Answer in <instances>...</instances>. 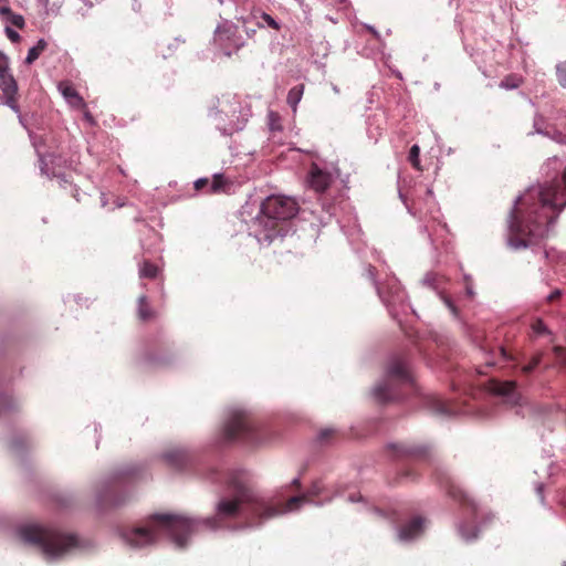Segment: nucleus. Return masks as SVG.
<instances>
[{"label": "nucleus", "instance_id": "nucleus-1", "mask_svg": "<svg viewBox=\"0 0 566 566\" xmlns=\"http://www.w3.org/2000/svg\"><path fill=\"white\" fill-rule=\"evenodd\" d=\"M565 207L566 167L562 181L531 187L517 199L510 224V245L520 249L539 243Z\"/></svg>", "mask_w": 566, "mask_h": 566}, {"label": "nucleus", "instance_id": "nucleus-2", "mask_svg": "<svg viewBox=\"0 0 566 566\" xmlns=\"http://www.w3.org/2000/svg\"><path fill=\"white\" fill-rule=\"evenodd\" d=\"M243 497H228L218 504L216 516L190 518L178 514L158 513L149 517L146 526L134 527L120 533L132 547L140 548L156 542L160 532L168 533L175 544L184 548L189 537L203 531H214L224 525L226 520L241 515Z\"/></svg>", "mask_w": 566, "mask_h": 566}, {"label": "nucleus", "instance_id": "nucleus-3", "mask_svg": "<svg viewBox=\"0 0 566 566\" xmlns=\"http://www.w3.org/2000/svg\"><path fill=\"white\" fill-rule=\"evenodd\" d=\"M19 535L24 542L39 546L48 558L61 557L77 546V538L74 535L36 523L21 526Z\"/></svg>", "mask_w": 566, "mask_h": 566}, {"label": "nucleus", "instance_id": "nucleus-4", "mask_svg": "<svg viewBox=\"0 0 566 566\" xmlns=\"http://www.w3.org/2000/svg\"><path fill=\"white\" fill-rule=\"evenodd\" d=\"M413 387V377L407 358L396 356L389 363L385 381L375 387L374 397L377 401L385 403L401 399L405 391Z\"/></svg>", "mask_w": 566, "mask_h": 566}, {"label": "nucleus", "instance_id": "nucleus-5", "mask_svg": "<svg viewBox=\"0 0 566 566\" xmlns=\"http://www.w3.org/2000/svg\"><path fill=\"white\" fill-rule=\"evenodd\" d=\"M298 212L297 202L285 196H271L261 206V223L269 229L266 239L272 240L283 231V222L291 220Z\"/></svg>", "mask_w": 566, "mask_h": 566}, {"label": "nucleus", "instance_id": "nucleus-6", "mask_svg": "<svg viewBox=\"0 0 566 566\" xmlns=\"http://www.w3.org/2000/svg\"><path fill=\"white\" fill-rule=\"evenodd\" d=\"M222 439L224 442L241 441L248 444H258L256 426L252 417L242 410L232 411L222 430Z\"/></svg>", "mask_w": 566, "mask_h": 566}, {"label": "nucleus", "instance_id": "nucleus-7", "mask_svg": "<svg viewBox=\"0 0 566 566\" xmlns=\"http://www.w3.org/2000/svg\"><path fill=\"white\" fill-rule=\"evenodd\" d=\"M391 457L400 460H409L420 463H431L432 449L423 443H392L388 446Z\"/></svg>", "mask_w": 566, "mask_h": 566}, {"label": "nucleus", "instance_id": "nucleus-8", "mask_svg": "<svg viewBox=\"0 0 566 566\" xmlns=\"http://www.w3.org/2000/svg\"><path fill=\"white\" fill-rule=\"evenodd\" d=\"M163 459L174 470H185L192 464V454L182 447H174L165 451Z\"/></svg>", "mask_w": 566, "mask_h": 566}, {"label": "nucleus", "instance_id": "nucleus-9", "mask_svg": "<svg viewBox=\"0 0 566 566\" xmlns=\"http://www.w3.org/2000/svg\"><path fill=\"white\" fill-rule=\"evenodd\" d=\"M124 497H95L90 504L91 514L95 517H105L124 505Z\"/></svg>", "mask_w": 566, "mask_h": 566}, {"label": "nucleus", "instance_id": "nucleus-10", "mask_svg": "<svg viewBox=\"0 0 566 566\" xmlns=\"http://www.w3.org/2000/svg\"><path fill=\"white\" fill-rule=\"evenodd\" d=\"M59 91L67 101V103L78 109H84L86 107V103L82 96L77 93L75 87L69 81H63L59 84Z\"/></svg>", "mask_w": 566, "mask_h": 566}, {"label": "nucleus", "instance_id": "nucleus-11", "mask_svg": "<svg viewBox=\"0 0 566 566\" xmlns=\"http://www.w3.org/2000/svg\"><path fill=\"white\" fill-rule=\"evenodd\" d=\"M310 186L316 192H324L332 182V176L321 170L317 166H313L308 179Z\"/></svg>", "mask_w": 566, "mask_h": 566}, {"label": "nucleus", "instance_id": "nucleus-12", "mask_svg": "<svg viewBox=\"0 0 566 566\" xmlns=\"http://www.w3.org/2000/svg\"><path fill=\"white\" fill-rule=\"evenodd\" d=\"M224 184L226 181L222 175H214L211 181L208 178H200L196 180L195 189L197 191L208 189V193H218L222 190Z\"/></svg>", "mask_w": 566, "mask_h": 566}, {"label": "nucleus", "instance_id": "nucleus-13", "mask_svg": "<svg viewBox=\"0 0 566 566\" xmlns=\"http://www.w3.org/2000/svg\"><path fill=\"white\" fill-rule=\"evenodd\" d=\"M424 520L420 516L413 517L409 523L400 528L399 537L401 539H411L418 536L423 528Z\"/></svg>", "mask_w": 566, "mask_h": 566}, {"label": "nucleus", "instance_id": "nucleus-14", "mask_svg": "<svg viewBox=\"0 0 566 566\" xmlns=\"http://www.w3.org/2000/svg\"><path fill=\"white\" fill-rule=\"evenodd\" d=\"M0 88L8 98V103L14 102L18 92V85L12 75L8 71L0 74Z\"/></svg>", "mask_w": 566, "mask_h": 566}, {"label": "nucleus", "instance_id": "nucleus-15", "mask_svg": "<svg viewBox=\"0 0 566 566\" xmlns=\"http://www.w3.org/2000/svg\"><path fill=\"white\" fill-rule=\"evenodd\" d=\"M490 390L496 395L512 397L516 391V382L514 380H491Z\"/></svg>", "mask_w": 566, "mask_h": 566}, {"label": "nucleus", "instance_id": "nucleus-16", "mask_svg": "<svg viewBox=\"0 0 566 566\" xmlns=\"http://www.w3.org/2000/svg\"><path fill=\"white\" fill-rule=\"evenodd\" d=\"M137 315L142 322H149L156 317V312L150 306L147 296L142 295L137 301Z\"/></svg>", "mask_w": 566, "mask_h": 566}, {"label": "nucleus", "instance_id": "nucleus-17", "mask_svg": "<svg viewBox=\"0 0 566 566\" xmlns=\"http://www.w3.org/2000/svg\"><path fill=\"white\" fill-rule=\"evenodd\" d=\"M303 93H304L303 84L296 85L289 91L286 102L291 106V108L294 113L296 112L297 104L302 99Z\"/></svg>", "mask_w": 566, "mask_h": 566}, {"label": "nucleus", "instance_id": "nucleus-18", "mask_svg": "<svg viewBox=\"0 0 566 566\" xmlns=\"http://www.w3.org/2000/svg\"><path fill=\"white\" fill-rule=\"evenodd\" d=\"M48 43L45 40L41 39L38 43L29 50L28 56L25 59L27 64H32L39 56L45 51Z\"/></svg>", "mask_w": 566, "mask_h": 566}, {"label": "nucleus", "instance_id": "nucleus-19", "mask_svg": "<svg viewBox=\"0 0 566 566\" xmlns=\"http://www.w3.org/2000/svg\"><path fill=\"white\" fill-rule=\"evenodd\" d=\"M159 268L148 260H144L139 266L140 277L155 279L158 275Z\"/></svg>", "mask_w": 566, "mask_h": 566}, {"label": "nucleus", "instance_id": "nucleus-20", "mask_svg": "<svg viewBox=\"0 0 566 566\" xmlns=\"http://www.w3.org/2000/svg\"><path fill=\"white\" fill-rule=\"evenodd\" d=\"M522 84V77L515 74L505 76L500 86L507 90L517 88Z\"/></svg>", "mask_w": 566, "mask_h": 566}, {"label": "nucleus", "instance_id": "nucleus-21", "mask_svg": "<svg viewBox=\"0 0 566 566\" xmlns=\"http://www.w3.org/2000/svg\"><path fill=\"white\" fill-rule=\"evenodd\" d=\"M419 155H420V148L418 145H413L410 150H409V156H408V159L411 164V166L417 169V170H421V167H420V160H419Z\"/></svg>", "mask_w": 566, "mask_h": 566}, {"label": "nucleus", "instance_id": "nucleus-22", "mask_svg": "<svg viewBox=\"0 0 566 566\" xmlns=\"http://www.w3.org/2000/svg\"><path fill=\"white\" fill-rule=\"evenodd\" d=\"M233 484H234V492H235L234 495H250V493L253 492V489L244 482L234 481Z\"/></svg>", "mask_w": 566, "mask_h": 566}, {"label": "nucleus", "instance_id": "nucleus-23", "mask_svg": "<svg viewBox=\"0 0 566 566\" xmlns=\"http://www.w3.org/2000/svg\"><path fill=\"white\" fill-rule=\"evenodd\" d=\"M541 360L542 354L535 355L527 365H524L522 367V373L524 375L531 374L539 365Z\"/></svg>", "mask_w": 566, "mask_h": 566}, {"label": "nucleus", "instance_id": "nucleus-24", "mask_svg": "<svg viewBox=\"0 0 566 566\" xmlns=\"http://www.w3.org/2000/svg\"><path fill=\"white\" fill-rule=\"evenodd\" d=\"M307 499L308 497H287L284 512L298 510L303 502Z\"/></svg>", "mask_w": 566, "mask_h": 566}, {"label": "nucleus", "instance_id": "nucleus-25", "mask_svg": "<svg viewBox=\"0 0 566 566\" xmlns=\"http://www.w3.org/2000/svg\"><path fill=\"white\" fill-rule=\"evenodd\" d=\"M556 75H557L558 83L563 87H566V61L562 62V63H559L557 65V67H556Z\"/></svg>", "mask_w": 566, "mask_h": 566}, {"label": "nucleus", "instance_id": "nucleus-26", "mask_svg": "<svg viewBox=\"0 0 566 566\" xmlns=\"http://www.w3.org/2000/svg\"><path fill=\"white\" fill-rule=\"evenodd\" d=\"M325 485L322 481H315L312 484V488L307 493H301L300 495H319L321 493L325 492Z\"/></svg>", "mask_w": 566, "mask_h": 566}, {"label": "nucleus", "instance_id": "nucleus-27", "mask_svg": "<svg viewBox=\"0 0 566 566\" xmlns=\"http://www.w3.org/2000/svg\"><path fill=\"white\" fill-rule=\"evenodd\" d=\"M6 20L19 29H23L25 25L24 18L21 14H17L14 12Z\"/></svg>", "mask_w": 566, "mask_h": 566}, {"label": "nucleus", "instance_id": "nucleus-28", "mask_svg": "<svg viewBox=\"0 0 566 566\" xmlns=\"http://www.w3.org/2000/svg\"><path fill=\"white\" fill-rule=\"evenodd\" d=\"M532 331L535 335H544L547 333V328L542 319H536L533 322Z\"/></svg>", "mask_w": 566, "mask_h": 566}, {"label": "nucleus", "instance_id": "nucleus-29", "mask_svg": "<svg viewBox=\"0 0 566 566\" xmlns=\"http://www.w3.org/2000/svg\"><path fill=\"white\" fill-rule=\"evenodd\" d=\"M261 18L270 28H272L276 31L280 30V28H281L280 24L270 14L262 12Z\"/></svg>", "mask_w": 566, "mask_h": 566}, {"label": "nucleus", "instance_id": "nucleus-30", "mask_svg": "<svg viewBox=\"0 0 566 566\" xmlns=\"http://www.w3.org/2000/svg\"><path fill=\"white\" fill-rule=\"evenodd\" d=\"M13 406H14V402L11 397H9V396L0 397V411H2V409H12Z\"/></svg>", "mask_w": 566, "mask_h": 566}, {"label": "nucleus", "instance_id": "nucleus-31", "mask_svg": "<svg viewBox=\"0 0 566 566\" xmlns=\"http://www.w3.org/2000/svg\"><path fill=\"white\" fill-rule=\"evenodd\" d=\"M6 34L7 36L13 42V43H17L20 41L21 36L19 35V33L17 31H14L13 29H11L10 27H7L6 28Z\"/></svg>", "mask_w": 566, "mask_h": 566}, {"label": "nucleus", "instance_id": "nucleus-32", "mask_svg": "<svg viewBox=\"0 0 566 566\" xmlns=\"http://www.w3.org/2000/svg\"><path fill=\"white\" fill-rule=\"evenodd\" d=\"M554 353L557 356V358L566 365V349L562 346H555Z\"/></svg>", "mask_w": 566, "mask_h": 566}, {"label": "nucleus", "instance_id": "nucleus-33", "mask_svg": "<svg viewBox=\"0 0 566 566\" xmlns=\"http://www.w3.org/2000/svg\"><path fill=\"white\" fill-rule=\"evenodd\" d=\"M460 532L467 541H472L478 537V530L475 527H473L470 533H467L463 527L460 530Z\"/></svg>", "mask_w": 566, "mask_h": 566}, {"label": "nucleus", "instance_id": "nucleus-34", "mask_svg": "<svg viewBox=\"0 0 566 566\" xmlns=\"http://www.w3.org/2000/svg\"><path fill=\"white\" fill-rule=\"evenodd\" d=\"M8 71V60L3 53L0 52V74Z\"/></svg>", "mask_w": 566, "mask_h": 566}, {"label": "nucleus", "instance_id": "nucleus-35", "mask_svg": "<svg viewBox=\"0 0 566 566\" xmlns=\"http://www.w3.org/2000/svg\"><path fill=\"white\" fill-rule=\"evenodd\" d=\"M499 356L501 357V359L503 360H513L514 358L511 356V354H509V352L504 348V347H500L499 348Z\"/></svg>", "mask_w": 566, "mask_h": 566}, {"label": "nucleus", "instance_id": "nucleus-36", "mask_svg": "<svg viewBox=\"0 0 566 566\" xmlns=\"http://www.w3.org/2000/svg\"><path fill=\"white\" fill-rule=\"evenodd\" d=\"M413 476H415V473L411 470H402L399 473L398 479H399V481H402V480L413 478Z\"/></svg>", "mask_w": 566, "mask_h": 566}, {"label": "nucleus", "instance_id": "nucleus-37", "mask_svg": "<svg viewBox=\"0 0 566 566\" xmlns=\"http://www.w3.org/2000/svg\"><path fill=\"white\" fill-rule=\"evenodd\" d=\"M13 13V11L8 6H0V14L7 19Z\"/></svg>", "mask_w": 566, "mask_h": 566}, {"label": "nucleus", "instance_id": "nucleus-38", "mask_svg": "<svg viewBox=\"0 0 566 566\" xmlns=\"http://www.w3.org/2000/svg\"><path fill=\"white\" fill-rule=\"evenodd\" d=\"M334 431L331 429H325L321 432L319 438L321 440H326L328 437L333 436Z\"/></svg>", "mask_w": 566, "mask_h": 566}, {"label": "nucleus", "instance_id": "nucleus-39", "mask_svg": "<svg viewBox=\"0 0 566 566\" xmlns=\"http://www.w3.org/2000/svg\"><path fill=\"white\" fill-rule=\"evenodd\" d=\"M84 111V118L85 120H87L90 124H94L95 120H94V117L92 116V114L86 109V107L83 109Z\"/></svg>", "mask_w": 566, "mask_h": 566}, {"label": "nucleus", "instance_id": "nucleus-40", "mask_svg": "<svg viewBox=\"0 0 566 566\" xmlns=\"http://www.w3.org/2000/svg\"><path fill=\"white\" fill-rule=\"evenodd\" d=\"M560 296V292L558 290L554 291L549 296H548V301L549 302H553L557 298H559Z\"/></svg>", "mask_w": 566, "mask_h": 566}, {"label": "nucleus", "instance_id": "nucleus-41", "mask_svg": "<svg viewBox=\"0 0 566 566\" xmlns=\"http://www.w3.org/2000/svg\"><path fill=\"white\" fill-rule=\"evenodd\" d=\"M291 489L293 491H298L300 490V481L298 479H294L293 482L291 483Z\"/></svg>", "mask_w": 566, "mask_h": 566}, {"label": "nucleus", "instance_id": "nucleus-42", "mask_svg": "<svg viewBox=\"0 0 566 566\" xmlns=\"http://www.w3.org/2000/svg\"><path fill=\"white\" fill-rule=\"evenodd\" d=\"M57 509L62 510L65 507V501L64 499H61L57 504H56Z\"/></svg>", "mask_w": 566, "mask_h": 566}, {"label": "nucleus", "instance_id": "nucleus-43", "mask_svg": "<svg viewBox=\"0 0 566 566\" xmlns=\"http://www.w3.org/2000/svg\"><path fill=\"white\" fill-rule=\"evenodd\" d=\"M28 444H29L28 439H27V438H23V439H22V446H23V447H27Z\"/></svg>", "mask_w": 566, "mask_h": 566}, {"label": "nucleus", "instance_id": "nucleus-44", "mask_svg": "<svg viewBox=\"0 0 566 566\" xmlns=\"http://www.w3.org/2000/svg\"><path fill=\"white\" fill-rule=\"evenodd\" d=\"M495 364H496V363H495L494 360H486V365H488V366H493V365H495Z\"/></svg>", "mask_w": 566, "mask_h": 566}, {"label": "nucleus", "instance_id": "nucleus-45", "mask_svg": "<svg viewBox=\"0 0 566 566\" xmlns=\"http://www.w3.org/2000/svg\"><path fill=\"white\" fill-rule=\"evenodd\" d=\"M12 448H13V449H15V450H18V449H19V447L17 446V442H15V441L12 443Z\"/></svg>", "mask_w": 566, "mask_h": 566}, {"label": "nucleus", "instance_id": "nucleus-46", "mask_svg": "<svg viewBox=\"0 0 566 566\" xmlns=\"http://www.w3.org/2000/svg\"><path fill=\"white\" fill-rule=\"evenodd\" d=\"M562 505L564 506V509L566 510V499L562 502Z\"/></svg>", "mask_w": 566, "mask_h": 566}, {"label": "nucleus", "instance_id": "nucleus-47", "mask_svg": "<svg viewBox=\"0 0 566 566\" xmlns=\"http://www.w3.org/2000/svg\"><path fill=\"white\" fill-rule=\"evenodd\" d=\"M128 472H130V470H128V469H125L124 471H120V473H128Z\"/></svg>", "mask_w": 566, "mask_h": 566}, {"label": "nucleus", "instance_id": "nucleus-48", "mask_svg": "<svg viewBox=\"0 0 566 566\" xmlns=\"http://www.w3.org/2000/svg\"><path fill=\"white\" fill-rule=\"evenodd\" d=\"M2 2H7V0H0V3H2Z\"/></svg>", "mask_w": 566, "mask_h": 566}]
</instances>
